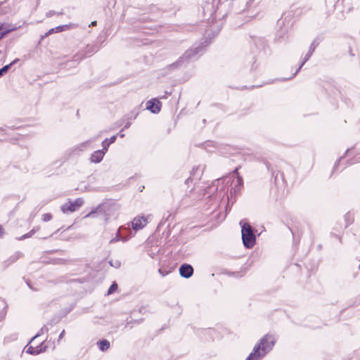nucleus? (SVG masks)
Masks as SVG:
<instances>
[{
    "label": "nucleus",
    "mask_w": 360,
    "mask_h": 360,
    "mask_svg": "<svg viewBox=\"0 0 360 360\" xmlns=\"http://www.w3.org/2000/svg\"><path fill=\"white\" fill-rule=\"evenodd\" d=\"M238 170V168H236L231 176L217 181V187L221 184V188L217 190L215 198L221 199V201L228 202L226 205V210L229 202H233V195L240 191L243 184V178L239 175Z\"/></svg>",
    "instance_id": "f257e3e1"
},
{
    "label": "nucleus",
    "mask_w": 360,
    "mask_h": 360,
    "mask_svg": "<svg viewBox=\"0 0 360 360\" xmlns=\"http://www.w3.org/2000/svg\"><path fill=\"white\" fill-rule=\"evenodd\" d=\"M147 224V219L144 217H135L131 221V229L129 224L120 226L117 229L115 236L113 237L109 242L110 245L114 244L115 242H125L134 236V231H136L143 229Z\"/></svg>",
    "instance_id": "f03ea898"
},
{
    "label": "nucleus",
    "mask_w": 360,
    "mask_h": 360,
    "mask_svg": "<svg viewBox=\"0 0 360 360\" xmlns=\"http://www.w3.org/2000/svg\"><path fill=\"white\" fill-rule=\"evenodd\" d=\"M204 42L194 44L191 49L187 50L176 62L167 65L165 68L166 73L176 70L179 68L186 66L190 62L197 60L202 54L204 50Z\"/></svg>",
    "instance_id": "7ed1b4c3"
},
{
    "label": "nucleus",
    "mask_w": 360,
    "mask_h": 360,
    "mask_svg": "<svg viewBox=\"0 0 360 360\" xmlns=\"http://www.w3.org/2000/svg\"><path fill=\"white\" fill-rule=\"evenodd\" d=\"M118 210V205L113 202L108 201L103 202L95 209L92 210L89 213L84 216V218L94 217L96 213L103 214V220L105 223L110 220V219L115 216Z\"/></svg>",
    "instance_id": "20e7f679"
},
{
    "label": "nucleus",
    "mask_w": 360,
    "mask_h": 360,
    "mask_svg": "<svg viewBox=\"0 0 360 360\" xmlns=\"http://www.w3.org/2000/svg\"><path fill=\"white\" fill-rule=\"evenodd\" d=\"M274 345V339L271 336H265L260 342V344L256 346L253 352L248 356V360H259L268 351H269Z\"/></svg>",
    "instance_id": "39448f33"
},
{
    "label": "nucleus",
    "mask_w": 360,
    "mask_h": 360,
    "mask_svg": "<svg viewBox=\"0 0 360 360\" xmlns=\"http://www.w3.org/2000/svg\"><path fill=\"white\" fill-rule=\"evenodd\" d=\"M241 236L245 248H252L256 241V236L250 224L248 222L240 221Z\"/></svg>",
    "instance_id": "423d86ee"
},
{
    "label": "nucleus",
    "mask_w": 360,
    "mask_h": 360,
    "mask_svg": "<svg viewBox=\"0 0 360 360\" xmlns=\"http://www.w3.org/2000/svg\"><path fill=\"white\" fill-rule=\"evenodd\" d=\"M352 158L348 160V165H353L355 163L360 162V151H358L354 147L348 148L345 154L341 156L337 162L335 164L334 169H337L340 162L346 157V156H352Z\"/></svg>",
    "instance_id": "0eeeda50"
},
{
    "label": "nucleus",
    "mask_w": 360,
    "mask_h": 360,
    "mask_svg": "<svg viewBox=\"0 0 360 360\" xmlns=\"http://www.w3.org/2000/svg\"><path fill=\"white\" fill-rule=\"evenodd\" d=\"M83 203L84 200L81 198H77L74 201L70 200L61 206V211L65 214L75 212L83 205Z\"/></svg>",
    "instance_id": "6e6552de"
},
{
    "label": "nucleus",
    "mask_w": 360,
    "mask_h": 360,
    "mask_svg": "<svg viewBox=\"0 0 360 360\" xmlns=\"http://www.w3.org/2000/svg\"><path fill=\"white\" fill-rule=\"evenodd\" d=\"M319 42L316 40V39H314L311 44H310V46L309 48V51L308 52L306 53L305 56H304V58L303 60V61L301 63V64L300 65V66L298 67V68L297 69V70L295 71V72L292 75V76L291 77H290L289 79H291V78H293L297 74V72L301 70V68H302V66L304 65V63L310 58V57L311 56V55L313 54L314 51H315V49L316 48V46L319 45Z\"/></svg>",
    "instance_id": "1a4fd4ad"
},
{
    "label": "nucleus",
    "mask_w": 360,
    "mask_h": 360,
    "mask_svg": "<svg viewBox=\"0 0 360 360\" xmlns=\"http://www.w3.org/2000/svg\"><path fill=\"white\" fill-rule=\"evenodd\" d=\"M17 11L15 3L13 1L11 4L6 1L0 3V16L6 14H14Z\"/></svg>",
    "instance_id": "9d476101"
},
{
    "label": "nucleus",
    "mask_w": 360,
    "mask_h": 360,
    "mask_svg": "<svg viewBox=\"0 0 360 360\" xmlns=\"http://www.w3.org/2000/svg\"><path fill=\"white\" fill-rule=\"evenodd\" d=\"M162 107L161 102L157 98H152L146 103V109L153 114L158 113Z\"/></svg>",
    "instance_id": "9b49d317"
},
{
    "label": "nucleus",
    "mask_w": 360,
    "mask_h": 360,
    "mask_svg": "<svg viewBox=\"0 0 360 360\" xmlns=\"http://www.w3.org/2000/svg\"><path fill=\"white\" fill-rule=\"evenodd\" d=\"M76 27H77V25H75L74 23L59 25V26H57L54 28H51V30H49V33L53 34V33H56V32H64V31H66V30H68L70 29H74Z\"/></svg>",
    "instance_id": "f8f14e48"
},
{
    "label": "nucleus",
    "mask_w": 360,
    "mask_h": 360,
    "mask_svg": "<svg viewBox=\"0 0 360 360\" xmlns=\"http://www.w3.org/2000/svg\"><path fill=\"white\" fill-rule=\"evenodd\" d=\"M180 275L184 278H190L193 273V269L190 264H184L179 269Z\"/></svg>",
    "instance_id": "ddd939ff"
},
{
    "label": "nucleus",
    "mask_w": 360,
    "mask_h": 360,
    "mask_svg": "<svg viewBox=\"0 0 360 360\" xmlns=\"http://www.w3.org/2000/svg\"><path fill=\"white\" fill-rule=\"evenodd\" d=\"M105 153L106 152L103 149L94 151L90 157V161L94 163L101 162L103 159Z\"/></svg>",
    "instance_id": "4468645a"
},
{
    "label": "nucleus",
    "mask_w": 360,
    "mask_h": 360,
    "mask_svg": "<svg viewBox=\"0 0 360 360\" xmlns=\"http://www.w3.org/2000/svg\"><path fill=\"white\" fill-rule=\"evenodd\" d=\"M283 20H279L277 22V25L281 27L279 30L276 32V37L278 38V40H281V39H283L285 35L287 34L288 32V27H282V25H283Z\"/></svg>",
    "instance_id": "2eb2a0df"
},
{
    "label": "nucleus",
    "mask_w": 360,
    "mask_h": 360,
    "mask_svg": "<svg viewBox=\"0 0 360 360\" xmlns=\"http://www.w3.org/2000/svg\"><path fill=\"white\" fill-rule=\"evenodd\" d=\"M116 139H117V136L114 135V136H111L110 139H105V140H103L102 142V147H103L102 149L104 151L107 152L108 148L110 146V145L116 141Z\"/></svg>",
    "instance_id": "dca6fc26"
},
{
    "label": "nucleus",
    "mask_w": 360,
    "mask_h": 360,
    "mask_svg": "<svg viewBox=\"0 0 360 360\" xmlns=\"http://www.w3.org/2000/svg\"><path fill=\"white\" fill-rule=\"evenodd\" d=\"M35 338H34L30 343V345L28 346L27 349V353H30L31 354H39L41 352V348H39V347H34L32 345L34 343V340Z\"/></svg>",
    "instance_id": "f3484780"
},
{
    "label": "nucleus",
    "mask_w": 360,
    "mask_h": 360,
    "mask_svg": "<svg viewBox=\"0 0 360 360\" xmlns=\"http://www.w3.org/2000/svg\"><path fill=\"white\" fill-rule=\"evenodd\" d=\"M99 49L97 45H88L84 50V56H89L94 53H96Z\"/></svg>",
    "instance_id": "a211bd4d"
},
{
    "label": "nucleus",
    "mask_w": 360,
    "mask_h": 360,
    "mask_svg": "<svg viewBox=\"0 0 360 360\" xmlns=\"http://www.w3.org/2000/svg\"><path fill=\"white\" fill-rule=\"evenodd\" d=\"M4 23H1L0 22V40L4 37L6 36L7 34H8L9 32H12V31H14L15 30H17L18 28L20 27V26H18V27H13L9 30H4L3 31V28H4Z\"/></svg>",
    "instance_id": "6ab92c4d"
},
{
    "label": "nucleus",
    "mask_w": 360,
    "mask_h": 360,
    "mask_svg": "<svg viewBox=\"0 0 360 360\" xmlns=\"http://www.w3.org/2000/svg\"><path fill=\"white\" fill-rule=\"evenodd\" d=\"M99 347L101 350L105 351L109 348L110 342L106 340H102L99 342Z\"/></svg>",
    "instance_id": "aec40b11"
},
{
    "label": "nucleus",
    "mask_w": 360,
    "mask_h": 360,
    "mask_svg": "<svg viewBox=\"0 0 360 360\" xmlns=\"http://www.w3.org/2000/svg\"><path fill=\"white\" fill-rule=\"evenodd\" d=\"M63 12H56L55 11L51 10L46 13L47 18H51L54 15H63Z\"/></svg>",
    "instance_id": "412c9836"
},
{
    "label": "nucleus",
    "mask_w": 360,
    "mask_h": 360,
    "mask_svg": "<svg viewBox=\"0 0 360 360\" xmlns=\"http://www.w3.org/2000/svg\"><path fill=\"white\" fill-rule=\"evenodd\" d=\"M91 141L90 140L82 142V143L79 144L78 148L80 150H83L84 148L88 147L91 144Z\"/></svg>",
    "instance_id": "4be33fe9"
},
{
    "label": "nucleus",
    "mask_w": 360,
    "mask_h": 360,
    "mask_svg": "<svg viewBox=\"0 0 360 360\" xmlns=\"http://www.w3.org/2000/svg\"><path fill=\"white\" fill-rule=\"evenodd\" d=\"M10 69V66L8 65H4L2 68L0 69V77H2L4 74H6Z\"/></svg>",
    "instance_id": "5701e85b"
},
{
    "label": "nucleus",
    "mask_w": 360,
    "mask_h": 360,
    "mask_svg": "<svg viewBox=\"0 0 360 360\" xmlns=\"http://www.w3.org/2000/svg\"><path fill=\"white\" fill-rule=\"evenodd\" d=\"M52 219V215L50 213H46L42 215V221L44 222L49 221Z\"/></svg>",
    "instance_id": "b1692460"
},
{
    "label": "nucleus",
    "mask_w": 360,
    "mask_h": 360,
    "mask_svg": "<svg viewBox=\"0 0 360 360\" xmlns=\"http://www.w3.org/2000/svg\"><path fill=\"white\" fill-rule=\"evenodd\" d=\"M259 65V63H257V60H255L254 62L252 63V65H251V70L252 71H255L257 70L258 67Z\"/></svg>",
    "instance_id": "393cba45"
},
{
    "label": "nucleus",
    "mask_w": 360,
    "mask_h": 360,
    "mask_svg": "<svg viewBox=\"0 0 360 360\" xmlns=\"http://www.w3.org/2000/svg\"><path fill=\"white\" fill-rule=\"evenodd\" d=\"M117 288V285L115 283H114L108 289V294H112V292H114L116 290Z\"/></svg>",
    "instance_id": "a878e982"
},
{
    "label": "nucleus",
    "mask_w": 360,
    "mask_h": 360,
    "mask_svg": "<svg viewBox=\"0 0 360 360\" xmlns=\"http://www.w3.org/2000/svg\"><path fill=\"white\" fill-rule=\"evenodd\" d=\"M170 214H168L167 217L165 219V218L163 217V219L160 221V223L158 224V229H160L161 226H163L165 224V223L166 222V221L168 219V218L170 217Z\"/></svg>",
    "instance_id": "bb28decb"
},
{
    "label": "nucleus",
    "mask_w": 360,
    "mask_h": 360,
    "mask_svg": "<svg viewBox=\"0 0 360 360\" xmlns=\"http://www.w3.org/2000/svg\"><path fill=\"white\" fill-rule=\"evenodd\" d=\"M19 61V59L18 58H15V60H13L11 63L8 64V65L10 66V68L13 65H15V63H17Z\"/></svg>",
    "instance_id": "cd10ccee"
},
{
    "label": "nucleus",
    "mask_w": 360,
    "mask_h": 360,
    "mask_svg": "<svg viewBox=\"0 0 360 360\" xmlns=\"http://www.w3.org/2000/svg\"><path fill=\"white\" fill-rule=\"evenodd\" d=\"M4 233H5L4 229L1 225H0V237H2Z\"/></svg>",
    "instance_id": "c85d7f7f"
},
{
    "label": "nucleus",
    "mask_w": 360,
    "mask_h": 360,
    "mask_svg": "<svg viewBox=\"0 0 360 360\" xmlns=\"http://www.w3.org/2000/svg\"><path fill=\"white\" fill-rule=\"evenodd\" d=\"M131 126V122H127L124 126V129H128L129 127Z\"/></svg>",
    "instance_id": "c756f323"
},
{
    "label": "nucleus",
    "mask_w": 360,
    "mask_h": 360,
    "mask_svg": "<svg viewBox=\"0 0 360 360\" xmlns=\"http://www.w3.org/2000/svg\"><path fill=\"white\" fill-rule=\"evenodd\" d=\"M51 34V33H49V31L45 33L44 35L41 36V39H44L45 37H48L49 35Z\"/></svg>",
    "instance_id": "7c9ffc66"
},
{
    "label": "nucleus",
    "mask_w": 360,
    "mask_h": 360,
    "mask_svg": "<svg viewBox=\"0 0 360 360\" xmlns=\"http://www.w3.org/2000/svg\"><path fill=\"white\" fill-rule=\"evenodd\" d=\"M51 34V33H49V31L45 33L44 35L41 36V39H44L45 37H48L49 35Z\"/></svg>",
    "instance_id": "2f4dec72"
},
{
    "label": "nucleus",
    "mask_w": 360,
    "mask_h": 360,
    "mask_svg": "<svg viewBox=\"0 0 360 360\" xmlns=\"http://www.w3.org/2000/svg\"><path fill=\"white\" fill-rule=\"evenodd\" d=\"M97 25V21L96 20H94V21H92L90 24H89V27L91 26H96Z\"/></svg>",
    "instance_id": "473e14b6"
},
{
    "label": "nucleus",
    "mask_w": 360,
    "mask_h": 360,
    "mask_svg": "<svg viewBox=\"0 0 360 360\" xmlns=\"http://www.w3.org/2000/svg\"><path fill=\"white\" fill-rule=\"evenodd\" d=\"M124 129H122L118 134V135L121 137V138H123L124 136V134L122 133Z\"/></svg>",
    "instance_id": "72a5a7b5"
},
{
    "label": "nucleus",
    "mask_w": 360,
    "mask_h": 360,
    "mask_svg": "<svg viewBox=\"0 0 360 360\" xmlns=\"http://www.w3.org/2000/svg\"><path fill=\"white\" fill-rule=\"evenodd\" d=\"M168 94H171V92L165 91V96L161 97V98H165Z\"/></svg>",
    "instance_id": "f704fd0d"
},
{
    "label": "nucleus",
    "mask_w": 360,
    "mask_h": 360,
    "mask_svg": "<svg viewBox=\"0 0 360 360\" xmlns=\"http://www.w3.org/2000/svg\"><path fill=\"white\" fill-rule=\"evenodd\" d=\"M64 333H65V330H63V331H62V333H60V335L59 338H63V336L64 335Z\"/></svg>",
    "instance_id": "c9c22d12"
},
{
    "label": "nucleus",
    "mask_w": 360,
    "mask_h": 360,
    "mask_svg": "<svg viewBox=\"0 0 360 360\" xmlns=\"http://www.w3.org/2000/svg\"><path fill=\"white\" fill-rule=\"evenodd\" d=\"M212 143V141H208V142H207V143H206V148H207V146H209Z\"/></svg>",
    "instance_id": "e433bc0d"
},
{
    "label": "nucleus",
    "mask_w": 360,
    "mask_h": 360,
    "mask_svg": "<svg viewBox=\"0 0 360 360\" xmlns=\"http://www.w3.org/2000/svg\"><path fill=\"white\" fill-rule=\"evenodd\" d=\"M28 236H29L28 234H26V235H24L21 238H26Z\"/></svg>",
    "instance_id": "4c0bfd02"
},
{
    "label": "nucleus",
    "mask_w": 360,
    "mask_h": 360,
    "mask_svg": "<svg viewBox=\"0 0 360 360\" xmlns=\"http://www.w3.org/2000/svg\"><path fill=\"white\" fill-rule=\"evenodd\" d=\"M190 180H191V178H188V179L186 180L185 183H186V184H188V181H189Z\"/></svg>",
    "instance_id": "58836bf2"
},
{
    "label": "nucleus",
    "mask_w": 360,
    "mask_h": 360,
    "mask_svg": "<svg viewBox=\"0 0 360 360\" xmlns=\"http://www.w3.org/2000/svg\"><path fill=\"white\" fill-rule=\"evenodd\" d=\"M155 246L158 247V246H162V242L160 243V244H157L155 245Z\"/></svg>",
    "instance_id": "ea45409f"
},
{
    "label": "nucleus",
    "mask_w": 360,
    "mask_h": 360,
    "mask_svg": "<svg viewBox=\"0 0 360 360\" xmlns=\"http://www.w3.org/2000/svg\"><path fill=\"white\" fill-rule=\"evenodd\" d=\"M349 216V214H347L346 215H345V219H347V217Z\"/></svg>",
    "instance_id": "a19ab883"
},
{
    "label": "nucleus",
    "mask_w": 360,
    "mask_h": 360,
    "mask_svg": "<svg viewBox=\"0 0 360 360\" xmlns=\"http://www.w3.org/2000/svg\"><path fill=\"white\" fill-rule=\"evenodd\" d=\"M249 5H250V2H248V3H247V6H247V8H248V7H249Z\"/></svg>",
    "instance_id": "79ce46f5"
},
{
    "label": "nucleus",
    "mask_w": 360,
    "mask_h": 360,
    "mask_svg": "<svg viewBox=\"0 0 360 360\" xmlns=\"http://www.w3.org/2000/svg\"><path fill=\"white\" fill-rule=\"evenodd\" d=\"M0 131H3V129L1 128H0Z\"/></svg>",
    "instance_id": "37998d69"
},
{
    "label": "nucleus",
    "mask_w": 360,
    "mask_h": 360,
    "mask_svg": "<svg viewBox=\"0 0 360 360\" xmlns=\"http://www.w3.org/2000/svg\"><path fill=\"white\" fill-rule=\"evenodd\" d=\"M1 53V51L0 50V54Z\"/></svg>",
    "instance_id": "c03bdc74"
}]
</instances>
